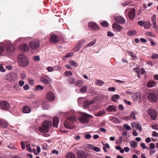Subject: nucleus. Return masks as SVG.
Masks as SVG:
<instances>
[{
	"label": "nucleus",
	"instance_id": "1",
	"mask_svg": "<svg viewBox=\"0 0 158 158\" xmlns=\"http://www.w3.org/2000/svg\"><path fill=\"white\" fill-rule=\"evenodd\" d=\"M14 50V48L9 41L6 42L3 46H0V56L4 54L6 52L10 54Z\"/></svg>",
	"mask_w": 158,
	"mask_h": 158
},
{
	"label": "nucleus",
	"instance_id": "2",
	"mask_svg": "<svg viewBox=\"0 0 158 158\" xmlns=\"http://www.w3.org/2000/svg\"><path fill=\"white\" fill-rule=\"evenodd\" d=\"M17 61L19 65L21 67L26 66L29 63L28 58L25 55L21 54L18 56Z\"/></svg>",
	"mask_w": 158,
	"mask_h": 158
},
{
	"label": "nucleus",
	"instance_id": "3",
	"mask_svg": "<svg viewBox=\"0 0 158 158\" xmlns=\"http://www.w3.org/2000/svg\"><path fill=\"white\" fill-rule=\"evenodd\" d=\"M43 127H40L39 129L40 131L44 133V135L45 137H48L49 135V133H47L49 129V122L48 121H44L43 123Z\"/></svg>",
	"mask_w": 158,
	"mask_h": 158
},
{
	"label": "nucleus",
	"instance_id": "4",
	"mask_svg": "<svg viewBox=\"0 0 158 158\" xmlns=\"http://www.w3.org/2000/svg\"><path fill=\"white\" fill-rule=\"evenodd\" d=\"M75 119L74 117H70L67 119L64 123V127L70 129L73 128V122L75 121Z\"/></svg>",
	"mask_w": 158,
	"mask_h": 158
},
{
	"label": "nucleus",
	"instance_id": "5",
	"mask_svg": "<svg viewBox=\"0 0 158 158\" xmlns=\"http://www.w3.org/2000/svg\"><path fill=\"white\" fill-rule=\"evenodd\" d=\"M30 48L33 50H36L40 46V42L37 40L31 41L29 43Z\"/></svg>",
	"mask_w": 158,
	"mask_h": 158
},
{
	"label": "nucleus",
	"instance_id": "6",
	"mask_svg": "<svg viewBox=\"0 0 158 158\" xmlns=\"http://www.w3.org/2000/svg\"><path fill=\"white\" fill-rule=\"evenodd\" d=\"M158 96L157 94L153 92L149 94L147 96L148 100L152 103H155L156 102Z\"/></svg>",
	"mask_w": 158,
	"mask_h": 158
},
{
	"label": "nucleus",
	"instance_id": "7",
	"mask_svg": "<svg viewBox=\"0 0 158 158\" xmlns=\"http://www.w3.org/2000/svg\"><path fill=\"white\" fill-rule=\"evenodd\" d=\"M83 117H80V120L81 123H88L89 121V118H91L92 117L91 115L88 114L86 113H83L82 114Z\"/></svg>",
	"mask_w": 158,
	"mask_h": 158
},
{
	"label": "nucleus",
	"instance_id": "8",
	"mask_svg": "<svg viewBox=\"0 0 158 158\" xmlns=\"http://www.w3.org/2000/svg\"><path fill=\"white\" fill-rule=\"evenodd\" d=\"M148 114L150 116L152 120H155L157 117L156 111L153 109H149L147 110Z\"/></svg>",
	"mask_w": 158,
	"mask_h": 158
},
{
	"label": "nucleus",
	"instance_id": "9",
	"mask_svg": "<svg viewBox=\"0 0 158 158\" xmlns=\"http://www.w3.org/2000/svg\"><path fill=\"white\" fill-rule=\"evenodd\" d=\"M60 40L59 36L55 34L51 35L50 38V42L56 44Z\"/></svg>",
	"mask_w": 158,
	"mask_h": 158
},
{
	"label": "nucleus",
	"instance_id": "10",
	"mask_svg": "<svg viewBox=\"0 0 158 158\" xmlns=\"http://www.w3.org/2000/svg\"><path fill=\"white\" fill-rule=\"evenodd\" d=\"M9 104L6 101H2L0 102V108L3 110H7L9 109Z\"/></svg>",
	"mask_w": 158,
	"mask_h": 158
},
{
	"label": "nucleus",
	"instance_id": "11",
	"mask_svg": "<svg viewBox=\"0 0 158 158\" xmlns=\"http://www.w3.org/2000/svg\"><path fill=\"white\" fill-rule=\"evenodd\" d=\"M88 26L89 28L94 30H98L100 29L98 25L95 22L89 23Z\"/></svg>",
	"mask_w": 158,
	"mask_h": 158
},
{
	"label": "nucleus",
	"instance_id": "12",
	"mask_svg": "<svg viewBox=\"0 0 158 158\" xmlns=\"http://www.w3.org/2000/svg\"><path fill=\"white\" fill-rule=\"evenodd\" d=\"M113 30L117 32H120L123 30L122 27L116 23H114L112 26Z\"/></svg>",
	"mask_w": 158,
	"mask_h": 158
},
{
	"label": "nucleus",
	"instance_id": "13",
	"mask_svg": "<svg viewBox=\"0 0 158 158\" xmlns=\"http://www.w3.org/2000/svg\"><path fill=\"white\" fill-rule=\"evenodd\" d=\"M77 156L78 158H87V154L84 151H78L77 152Z\"/></svg>",
	"mask_w": 158,
	"mask_h": 158
},
{
	"label": "nucleus",
	"instance_id": "14",
	"mask_svg": "<svg viewBox=\"0 0 158 158\" xmlns=\"http://www.w3.org/2000/svg\"><path fill=\"white\" fill-rule=\"evenodd\" d=\"M20 50L22 52H25L29 50V47L28 45L26 44H23L19 46Z\"/></svg>",
	"mask_w": 158,
	"mask_h": 158
},
{
	"label": "nucleus",
	"instance_id": "15",
	"mask_svg": "<svg viewBox=\"0 0 158 158\" xmlns=\"http://www.w3.org/2000/svg\"><path fill=\"white\" fill-rule=\"evenodd\" d=\"M129 18L131 20H133L135 16V10L133 8L128 13Z\"/></svg>",
	"mask_w": 158,
	"mask_h": 158
},
{
	"label": "nucleus",
	"instance_id": "16",
	"mask_svg": "<svg viewBox=\"0 0 158 158\" xmlns=\"http://www.w3.org/2000/svg\"><path fill=\"white\" fill-rule=\"evenodd\" d=\"M8 123L6 121L0 119V127L1 128H6L8 127Z\"/></svg>",
	"mask_w": 158,
	"mask_h": 158
},
{
	"label": "nucleus",
	"instance_id": "17",
	"mask_svg": "<svg viewBox=\"0 0 158 158\" xmlns=\"http://www.w3.org/2000/svg\"><path fill=\"white\" fill-rule=\"evenodd\" d=\"M115 20L116 21L120 24H123L126 22V20L123 17L121 16H118L116 18Z\"/></svg>",
	"mask_w": 158,
	"mask_h": 158
},
{
	"label": "nucleus",
	"instance_id": "18",
	"mask_svg": "<svg viewBox=\"0 0 158 158\" xmlns=\"http://www.w3.org/2000/svg\"><path fill=\"white\" fill-rule=\"evenodd\" d=\"M95 102V101L93 100L91 101L85 100L84 102V106L88 107L90 105L93 104Z\"/></svg>",
	"mask_w": 158,
	"mask_h": 158
},
{
	"label": "nucleus",
	"instance_id": "19",
	"mask_svg": "<svg viewBox=\"0 0 158 158\" xmlns=\"http://www.w3.org/2000/svg\"><path fill=\"white\" fill-rule=\"evenodd\" d=\"M106 110L109 112L116 111V107L114 106L110 105L108 107Z\"/></svg>",
	"mask_w": 158,
	"mask_h": 158
},
{
	"label": "nucleus",
	"instance_id": "20",
	"mask_svg": "<svg viewBox=\"0 0 158 158\" xmlns=\"http://www.w3.org/2000/svg\"><path fill=\"white\" fill-rule=\"evenodd\" d=\"M141 96L139 92L135 93L132 96L133 101H136L139 99Z\"/></svg>",
	"mask_w": 158,
	"mask_h": 158
},
{
	"label": "nucleus",
	"instance_id": "21",
	"mask_svg": "<svg viewBox=\"0 0 158 158\" xmlns=\"http://www.w3.org/2000/svg\"><path fill=\"white\" fill-rule=\"evenodd\" d=\"M22 110L23 112L25 114L30 113L31 110V109L27 106H24L22 108Z\"/></svg>",
	"mask_w": 158,
	"mask_h": 158
},
{
	"label": "nucleus",
	"instance_id": "22",
	"mask_svg": "<svg viewBox=\"0 0 158 158\" xmlns=\"http://www.w3.org/2000/svg\"><path fill=\"white\" fill-rule=\"evenodd\" d=\"M156 83L153 81L151 80L148 82L147 84V86L148 87H152L154 86Z\"/></svg>",
	"mask_w": 158,
	"mask_h": 158
},
{
	"label": "nucleus",
	"instance_id": "23",
	"mask_svg": "<svg viewBox=\"0 0 158 158\" xmlns=\"http://www.w3.org/2000/svg\"><path fill=\"white\" fill-rule=\"evenodd\" d=\"M59 122L58 118L55 116L53 118V125L54 127H57L58 124Z\"/></svg>",
	"mask_w": 158,
	"mask_h": 158
},
{
	"label": "nucleus",
	"instance_id": "24",
	"mask_svg": "<svg viewBox=\"0 0 158 158\" xmlns=\"http://www.w3.org/2000/svg\"><path fill=\"white\" fill-rule=\"evenodd\" d=\"M66 158H76V156L73 153L71 152H69L66 155Z\"/></svg>",
	"mask_w": 158,
	"mask_h": 158
},
{
	"label": "nucleus",
	"instance_id": "25",
	"mask_svg": "<svg viewBox=\"0 0 158 158\" xmlns=\"http://www.w3.org/2000/svg\"><path fill=\"white\" fill-rule=\"evenodd\" d=\"M156 16L154 15L152 17L151 19L152 22L153 27V28H155L156 27Z\"/></svg>",
	"mask_w": 158,
	"mask_h": 158
},
{
	"label": "nucleus",
	"instance_id": "26",
	"mask_svg": "<svg viewBox=\"0 0 158 158\" xmlns=\"http://www.w3.org/2000/svg\"><path fill=\"white\" fill-rule=\"evenodd\" d=\"M137 32L134 30H131L129 31L127 33V34L130 36H132L136 34Z\"/></svg>",
	"mask_w": 158,
	"mask_h": 158
},
{
	"label": "nucleus",
	"instance_id": "27",
	"mask_svg": "<svg viewBox=\"0 0 158 158\" xmlns=\"http://www.w3.org/2000/svg\"><path fill=\"white\" fill-rule=\"evenodd\" d=\"M120 97L118 95L115 94L111 96V100L114 102H117V100H116L115 99H118L120 98Z\"/></svg>",
	"mask_w": 158,
	"mask_h": 158
},
{
	"label": "nucleus",
	"instance_id": "28",
	"mask_svg": "<svg viewBox=\"0 0 158 158\" xmlns=\"http://www.w3.org/2000/svg\"><path fill=\"white\" fill-rule=\"evenodd\" d=\"M137 114L138 113L136 111H132L131 114V117L134 120H135L136 119V118L135 117V115Z\"/></svg>",
	"mask_w": 158,
	"mask_h": 158
},
{
	"label": "nucleus",
	"instance_id": "29",
	"mask_svg": "<svg viewBox=\"0 0 158 158\" xmlns=\"http://www.w3.org/2000/svg\"><path fill=\"white\" fill-rule=\"evenodd\" d=\"M72 74V72L71 71L67 70L65 71L64 73L65 75L68 77H70Z\"/></svg>",
	"mask_w": 158,
	"mask_h": 158
},
{
	"label": "nucleus",
	"instance_id": "30",
	"mask_svg": "<svg viewBox=\"0 0 158 158\" xmlns=\"http://www.w3.org/2000/svg\"><path fill=\"white\" fill-rule=\"evenodd\" d=\"M105 112L104 111H101L98 112L96 114V116H101L105 114Z\"/></svg>",
	"mask_w": 158,
	"mask_h": 158
},
{
	"label": "nucleus",
	"instance_id": "31",
	"mask_svg": "<svg viewBox=\"0 0 158 158\" xmlns=\"http://www.w3.org/2000/svg\"><path fill=\"white\" fill-rule=\"evenodd\" d=\"M83 81L81 80H78L75 82V85L77 87H80L83 84Z\"/></svg>",
	"mask_w": 158,
	"mask_h": 158
},
{
	"label": "nucleus",
	"instance_id": "32",
	"mask_svg": "<svg viewBox=\"0 0 158 158\" xmlns=\"http://www.w3.org/2000/svg\"><path fill=\"white\" fill-rule=\"evenodd\" d=\"M7 80L11 81L13 80V75L12 74H9L7 75Z\"/></svg>",
	"mask_w": 158,
	"mask_h": 158
},
{
	"label": "nucleus",
	"instance_id": "33",
	"mask_svg": "<svg viewBox=\"0 0 158 158\" xmlns=\"http://www.w3.org/2000/svg\"><path fill=\"white\" fill-rule=\"evenodd\" d=\"M130 145L133 148H135L137 147V143L135 141H132L130 143Z\"/></svg>",
	"mask_w": 158,
	"mask_h": 158
},
{
	"label": "nucleus",
	"instance_id": "34",
	"mask_svg": "<svg viewBox=\"0 0 158 158\" xmlns=\"http://www.w3.org/2000/svg\"><path fill=\"white\" fill-rule=\"evenodd\" d=\"M87 90V87L85 86H82L80 89V90L82 93H85Z\"/></svg>",
	"mask_w": 158,
	"mask_h": 158
},
{
	"label": "nucleus",
	"instance_id": "35",
	"mask_svg": "<svg viewBox=\"0 0 158 158\" xmlns=\"http://www.w3.org/2000/svg\"><path fill=\"white\" fill-rule=\"evenodd\" d=\"M96 42V40L95 39L92 41H91L87 45L85 46V48H86L87 46L91 47L94 45Z\"/></svg>",
	"mask_w": 158,
	"mask_h": 158
},
{
	"label": "nucleus",
	"instance_id": "36",
	"mask_svg": "<svg viewBox=\"0 0 158 158\" xmlns=\"http://www.w3.org/2000/svg\"><path fill=\"white\" fill-rule=\"evenodd\" d=\"M40 81H41L45 83V84H47L49 83V80L48 79L42 77L40 79Z\"/></svg>",
	"mask_w": 158,
	"mask_h": 158
},
{
	"label": "nucleus",
	"instance_id": "37",
	"mask_svg": "<svg viewBox=\"0 0 158 158\" xmlns=\"http://www.w3.org/2000/svg\"><path fill=\"white\" fill-rule=\"evenodd\" d=\"M95 83L97 85L101 86L104 83L101 80H97L95 81Z\"/></svg>",
	"mask_w": 158,
	"mask_h": 158
},
{
	"label": "nucleus",
	"instance_id": "38",
	"mask_svg": "<svg viewBox=\"0 0 158 158\" xmlns=\"http://www.w3.org/2000/svg\"><path fill=\"white\" fill-rule=\"evenodd\" d=\"M44 87L43 86L40 85H39L36 86H35V90L40 91L43 89Z\"/></svg>",
	"mask_w": 158,
	"mask_h": 158
},
{
	"label": "nucleus",
	"instance_id": "39",
	"mask_svg": "<svg viewBox=\"0 0 158 158\" xmlns=\"http://www.w3.org/2000/svg\"><path fill=\"white\" fill-rule=\"evenodd\" d=\"M151 24L149 22H144L143 24V26L145 28H149Z\"/></svg>",
	"mask_w": 158,
	"mask_h": 158
},
{
	"label": "nucleus",
	"instance_id": "40",
	"mask_svg": "<svg viewBox=\"0 0 158 158\" xmlns=\"http://www.w3.org/2000/svg\"><path fill=\"white\" fill-rule=\"evenodd\" d=\"M69 82L72 84L74 83L75 79L74 77H71L69 78L68 80Z\"/></svg>",
	"mask_w": 158,
	"mask_h": 158
},
{
	"label": "nucleus",
	"instance_id": "41",
	"mask_svg": "<svg viewBox=\"0 0 158 158\" xmlns=\"http://www.w3.org/2000/svg\"><path fill=\"white\" fill-rule=\"evenodd\" d=\"M70 63L71 65L72 66L75 67H77L78 65L77 63H76L73 60H71L70 62Z\"/></svg>",
	"mask_w": 158,
	"mask_h": 158
},
{
	"label": "nucleus",
	"instance_id": "42",
	"mask_svg": "<svg viewBox=\"0 0 158 158\" xmlns=\"http://www.w3.org/2000/svg\"><path fill=\"white\" fill-rule=\"evenodd\" d=\"M50 101H52L55 99V96L54 94L50 92Z\"/></svg>",
	"mask_w": 158,
	"mask_h": 158
},
{
	"label": "nucleus",
	"instance_id": "43",
	"mask_svg": "<svg viewBox=\"0 0 158 158\" xmlns=\"http://www.w3.org/2000/svg\"><path fill=\"white\" fill-rule=\"evenodd\" d=\"M43 107L44 109H48L49 107V105H47L46 102H44L43 104Z\"/></svg>",
	"mask_w": 158,
	"mask_h": 158
},
{
	"label": "nucleus",
	"instance_id": "44",
	"mask_svg": "<svg viewBox=\"0 0 158 158\" xmlns=\"http://www.w3.org/2000/svg\"><path fill=\"white\" fill-rule=\"evenodd\" d=\"M148 149L150 151L149 154L150 155H153V154L155 153L156 152L155 149Z\"/></svg>",
	"mask_w": 158,
	"mask_h": 158
},
{
	"label": "nucleus",
	"instance_id": "45",
	"mask_svg": "<svg viewBox=\"0 0 158 158\" xmlns=\"http://www.w3.org/2000/svg\"><path fill=\"white\" fill-rule=\"evenodd\" d=\"M85 42V39L81 40L78 42V45L81 47L83 45V44Z\"/></svg>",
	"mask_w": 158,
	"mask_h": 158
},
{
	"label": "nucleus",
	"instance_id": "46",
	"mask_svg": "<svg viewBox=\"0 0 158 158\" xmlns=\"http://www.w3.org/2000/svg\"><path fill=\"white\" fill-rule=\"evenodd\" d=\"M151 58L152 59H158V54L156 53H154L152 54Z\"/></svg>",
	"mask_w": 158,
	"mask_h": 158
},
{
	"label": "nucleus",
	"instance_id": "47",
	"mask_svg": "<svg viewBox=\"0 0 158 158\" xmlns=\"http://www.w3.org/2000/svg\"><path fill=\"white\" fill-rule=\"evenodd\" d=\"M101 24L103 26L107 27L108 26V24L106 21H103L101 23Z\"/></svg>",
	"mask_w": 158,
	"mask_h": 158
},
{
	"label": "nucleus",
	"instance_id": "48",
	"mask_svg": "<svg viewBox=\"0 0 158 158\" xmlns=\"http://www.w3.org/2000/svg\"><path fill=\"white\" fill-rule=\"evenodd\" d=\"M150 147L148 148L149 149H154L155 147V146L154 143H151L150 144Z\"/></svg>",
	"mask_w": 158,
	"mask_h": 158
},
{
	"label": "nucleus",
	"instance_id": "49",
	"mask_svg": "<svg viewBox=\"0 0 158 158\" xmlns=\"http://www.w3.org/2000/svg\"><path fill=\"white\" fill-rule=\"evenodd\" d=\"M123 127L125 128L127 130H129L131 129V127L127 124H124L123 125Z\"/></svg>",
	"mask_w": 158,
	"mask_h": 158
},
{
	"label": "nucleus",
	"instance_id": "50",
	"mask_svg": "<svg viewBox=\"0 0 158 158\" xmlns=\"http://www.w3.org/2000/svg\"><path fill=\"white\" fill-rule=\"evenodd\" d=\"M26 148L27 150L28 151H29V152H33V151L31 150V148L30 145H26Z\"/></svg>",
	"mask_w": 158,
	"mask_h": 158
},
{
	"label": "nucleus",
	"instance_id": "51",
	"mask_svg": "<svg viewBox=\"0 0 158 158\" xmlns=\"http://www.w3.org/2000/svg\"><path fill=\"white\" fill-rule=\"evenodd\" d=\"M23 88L24 90H27L29 89V86L28 84H27L23 86Z\"/></svg>",
	"mask_w": 158,
	"mask_h": 158
},
{
	"label": "nucleus",
	"instance_id": "52",
	"mask_svg": "<svg viewBox=\"0 0 158 158\" xmlns=\"http://www.w3.org/2000/svg\"><path fill=\"white\" fill-rule=\"evenodd\" d=\"M72 55H73L72 53L70 52L68 53L66 55H65V56H64L65 57L68 58L69 57H70Z\"/></svg>",
	"mask_w": 158,
	"mask_h": 158
},
{
	"label": "nucleus",
	"instance_id": "53",
	"mask_svg": "<svg viewBox=\"0 0 158 158\" xmlns=\"http://www.w3.org/2000/svg\"><path fill=\"white\" fill-rule=\"evenodd\" d=\"M81 47L79 45H78L76 46L74 49L75 51L76 52H77L80 49V48H81Z\"/></svg>",
	"mask_w": 158,
	"mask_h": 158
},
{
	"label": "nucleus",
	"instance_id": "54",
	"mask_svg": "<svg viewBox=\"0 0 158 158\" xmlns=\"http://www.w3.org/2000/svg\"><path fill=\"white\" fill-rule=\"evenodd\" d=\"M137 125L136 128V129L139 130L140 131H142V128L141 126H139V124L138 123H137Z\"/></svg>",
	"mask_w": 158,
	"mask_h": 158
},
{
	"label": "nucleus",
	"instance_id": "55",
	"mask_svg": "<svg viewBox=\"0 0 158 158\" xmlns=\"http://www.w3.org/2000/svg\"><path fill=\"white\" fill-rule=\"evenodd\" d=\"M14 88L16 90H19V87L17 84H16L14 85Z\"/></svg>",
	"mask_w": 158,
	"mask_h": 158
},
{
	"label": "nucleus",
	"instance_id": "56",
	"mask_svg": "<svg viewBox=\"0 0 158 158\" xmlns=\"http://www.w3.org/2000/svg\"><path fill=\"white\" fill-rule=\"evenodd\" d=\"M8 147L11 149H14L15 147V145L13 143H10L8 146Z\"/></svg>",
	"mask_w": 158,
	"mask_h": 158
},
{
	"label": "nucleus",
	"instance_id": "57",
	"mask_svg": "<svg viewBox=\"0 0 158 158\" xmlns=\"http://www.w3.org/2000/svg\"><path fill=\"white\" fill-rule=\"evenodd\" d=\"M141 147L143 149H146L147 148V147L143 143H142L141 144Z\"/></svg>",
	"mask_w": 158,
	"mask_h": 158
},
{
	"label": "nucleus",
	"instance_id": "58",
	"mask_svg": "<svg viewBox=\"0 0 158 158\" xmlns=\"http://www.w3.org/2000/svg\"><path fill=\"white\" fill-rule=\"evenodd\" d=\"M144 22L142 21H139L138 22V24L141 27H142L143 25V26Z\"/></svg>",
	"mask_w": 158,
	"mask_h": 158
},
{
	"label": "nucleus",
	"instance_id": "59",
	"mask_svg": "<svg viewBox=\"0 0 158 158\" xmlns=\"http://www.w3.org/2000/svg\"><path fill=\"white\" fill-rule=\"evenodd\" d=\"M5 71L6 70L2 66H0V72L4 73Z\"/></svg>",
	"mask_w": 158,
	"mask_h": 158
},
{
	"label": "nucleus",
	"instance_id": "60",
	"mask_svg": "<svg viewBox=\"0 0 158 158\" xmlns=\"http://www.w3.org/2000/svg\"><path fill=\"white\" fill-rule=\"evenodd\" d=\"M93 150L96 152H98L100 151V148L98 147H94V148Z\"/></svg>",
	"mask_w": 158,
	"mask_h": 158
},
{
	"label": "nucleus",
	"instance_id": "61",
	"mask_svg": "<svg viewBox=\"0 0 158 158\" xmlns=\"http://www.w3.org/2000/svg\"><path fill=\"white\" fill-rule=\"evenodd\" d=\"M24 84V82L23 81H19V85L21 86H23Z\"/></svg>",
	"mask_w": 158,
	"mask_h": 158
},
{
	"label": "nucleus",
	"instance_id": "62",
	"mask_svg": "<svg viewBox=\"0 0 158 158\" xmlns=\"http://www.w3.org/2000/svg\"><path fill=\"white\" fill-rule=\"evenodd\" d=\"M91 137L90 135L89 134H87L85 135V137L86 139H90Z\"/></svg>",
	"mask_w": 158,
	"mask_h": 158
},
{
	"label": "nucleus",
	"instance_id": "63",
	"mask_svg": "<svg viewBox=\"0 0 158 158\" xmlns=\"http://www.w3.org/2000/svg\"><path fill=\"white\" fill-rule=\"evenodd\" d=\"M107 35L108 36H113L114 35L113 33H112L110 31H108L107 32Z\"/></svg>",
	"mask_w": 158,
	"mask_h": 158
},
{
	"label": "nucleus",
	"instance_id": "64",
	"mask_svg": "<svg viewBox=\"0 0 158 158\" xmlns=\"http://www.w3.org/2000/svg\"><path fill=\"white\" fill-rule=\"evenodd\" d=\"M115 89V88L113 87H110L108 88V90L110 91H114Z\"/></svg>",
	"mask_w": 158,
	"mask_h": 158
}]
</instances>
